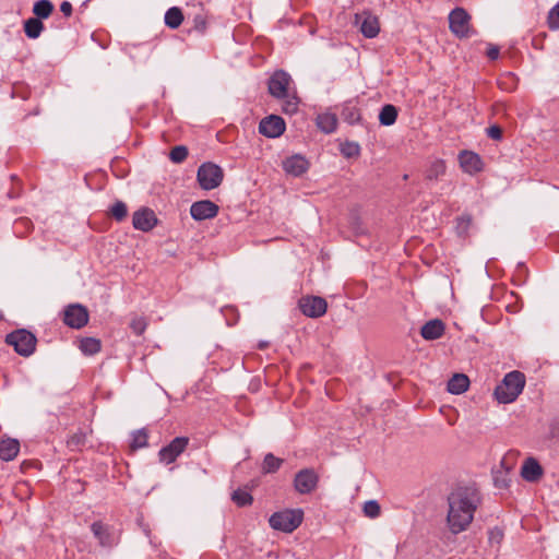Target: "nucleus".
Returning <instances> with one entry per match:
<instances>
[{
	"mask_svg": "<svg viewBox=\"0 0 559 559\" xmlns=\"http://www.w3.org/2000/svg\"><path fill=\"white\" fill-rule=\"evenodd\" d=\"M188 156V148L185 145L175 146L169 154V158L173 163H182Z\"/></svg>",
	"mask_w": 559,
	"mask_h": 559,
	"instance_id": "nucleus-38",
	"label": "nucleus"
},
{
	"mask_svg": "<svg viewBox=\"0 0 559 559\" xmlns=\"http://www.w3.org/2000/svg\"><path fill=\"white\" fill-rule=\"evenodd\" d=\"M91 530L102 546L112 547L117 543L116 536L108 525L102 522H94Z\"/></svg>",
	"mask_w": 559,
	"mask_h": 559,
	"instance_id": "nucleus-19",
	"label": "nucleus"
},
{
	"mask_svg": "<svg viewBox=\"0 0 559 559\" xmlns=\"http://www.w3.org/2000/svg\"><path fill=\"white\" fill-rule=\"evenodd\" d=\"M63 322L72 329L85 326L88 322L87 309L80 304L69 305L64 309Z\"/></svg>",
	"mask_w": 559,
	"mask_h": 559,
	"instance_id": "nucleus-10",
	"label": "nucleus"
},
{
	"mask_svg": "<svg viewBox=\"0 0 559 559\" xmlns=\"http://www.w3.org/2000/svg\"><path fill=\"white\" fill-rule=\"evenodd\" d=\"M445 331V325L440 319H432L426 322L420 329V335L426 341L440 338Z\"/></svg>",
	"mask_w": 559,
	"mask_h": 559,
	"instance_id": "nucleus-18",
	"label": "nucleus"
},
{
	"mask_svg": "<svg viewBox=\"0 0 559 559\" xmlns=\"http://www.w3.org/2000/svg\"><path fill=\"white\" fill-rule=\"evenodd\" d=\"M158 219L153 210L148 207H142L133 213L132 216V225L135 229L141 231H150L152 230Z\"/></svg>",
	"mask_w": 559,
	"mask_h": 559,
	"instance_id": "nucleus-13",
	"label": "nucleus"
},
{
	"mask_svg": "<svg viewBox=\"0 0 559 559\" xmlns=\"http://www.w3.org/2000/svg\"><path fill=\"white\" fill-rule=\"evenodd\" d=\"M53 11V4L49 0H38L33 5V13L36 19H47Z\"/></svg>",
	"mask_w": 559,
	"mask_h": 559,
	"instance_id": "nucleus-29",
	"label": "nucleus"
},
{
	"mask_svg": "<svg viewBox=\"0 0 559 559\" xmlns=\"http://www.w3.org/2000/svg\"><path fill=\"white\" fill-rule=\"evenodd\" d=\"M223 169L211 162L203 163L197 174V179L200 187L204 190H212L217 188L223 181Z\"/></svg>",
	"mask_w": 559,
	"mask_h": 559,
	"instance_id": "nucleus-5",
	"label": "nucleus"
},
{
	"mask_svg": "<svg viewBox=\"0 0 559 559\" xmlns=\"http://www.w3.org/2000/svg\"><path fill=\"white\" fill-rule=\"evenodd\" d=\"M80 349L85 355H94L100 350V341L94 337H85L80 342Z\"/></svg>",
	"mask_w": 559,
	"mask_h": 559,
	"instance_id": "nucleus-31",
	"label": "nucleus"
},
{
	"mask_svg": "<svg viewBox=\"0 0 559 559\" xmlns=\"http://www.w3.org/2000/svg\"><path fill=\"white\" fill-rule=\"evenodd\" d=\"M301 510H285L271 515L269 523L273 530L292 533L302 522Z\"/></svg>",
	"mask_w": 559,
	"mask_h": 559,
	"instance_id": "nucleus-4",
	"label": "nucleus"
},
{
	"mask_svg": "<svg viewBox=\"0 0 559 559\" xmlns=\"http://www.w3.org/2000/svg\"><path fill=\"white\" fill-rule=\"evenodd\" d=\"M231 500L238 507H247L253 502L251 493L245 489L238 488L231 493Z\"/></svg>",
	"mask_w": 559,
	"mask_h": 559,
	"instance_id": "nucleus-32",
	"label": "nucleus"
},
{
	"mask_svg": "<svg viewBox=\"0 0 559 559\" xmlns=\"http://www.w3.org/2000/svg\"><path fill=\"white\" fill-rule=\"evenodd\" d=\"M355 22L359 25V29L366 38H374L380 32L378 17L369 12L356 14Z\"/></svg>",
	"mask_w": 559,
	"mask_h": 559,
	"instance_id": "nucleus-14",
	"label": "nucleus"
},
{
	"mask_svg": "<svg viewBox=\"0 0 559 559\" xmlns=\"http://www.w3.org/2000/svg\"><path fill=\"white\" fill-rule=\"evenodd\" d=\"M500 49L498 46L489 44L486 55L490 60H497L499 58Z\"/></svg>",
	"mask_w": 559,
	"mask_h": 559,
	"instance_id": "nucleus-43",
	"label": "nucleus"
},
{
	"mask_svg": "<svg viewBox=\"0 0 559 559\" xmlns=\"http://www.w3.org/2000/svg\"><path fill=\"white\" fill-rule=\"evenodd\" d=\"M547 25L551 31L559 29V2L549 10Z\"/></svg>",
	"mask_w": 559,
	"mask_h": 559,
	"instance_id": "nucleus-37",
	"label": "nucleus"
},
{
	"mask_svg": "<svg viewBox=\"0 0 559 559\" xmlns=\"http://www.w3.org/2000/svg\"><path fill=\"white\" fill-rule=\"evenodd\" d=\"M83 442H84V436L83 435H73L68 440V445L69 447H79V445L83 444Z\"/></svg>",
	"mask_w": 559,
	"mask_h": 559,
	"instance_id": "nucleus-45",
	"label": "nucleus"
},
{
	"mask_svg": "<svg viewBox=\"0 0 559 559\" xmlns=\"http://www.w3.org/2000/svg\"><path fill=\"white\" fill-rule=\"evenodd\" d=\"M495 485L498 488L507 487V480L506 479H499L498 477L495 478Z\"/></svg>",
	"mask_w": 559,
	"mask_h": 559,
	"instance_id": "nucleus-48",
	"label": "nucleus"
},
{
	"mask_svg": "<svg viewBox=\"0 0 559 559\" xmlns=\"http://www.w3.org/2000/svg\"><path fill=\"white\" fill-rule=\"evenodd\" d=\"M20 452V442L14 438H5L0 441V460L10 462Z\"/></svg>",
	"mask_w": 559,
	"mask_h": 559,
	"instance_id": "nucleus-20",
	"label": "nucleus"
},
{
	"mask_svg": "<svg viewBox=\"0 0 559 559\" xmlns=\"http://www.w3.org/2000/svg\"><path fill=\"white\" fill-rule=\"evenodd\" d=\"M319 484V475L313 468L300 469L294 478V488L300 495L311 493Z\"/></svg>",
	"mask_w": 559,
	"mask_h": 559,
	"instance_id": "nucleus-7",
	"label": "nucleus"
},
{
	"mask_svg": "<svg viewBox=\"0 0 559 559\" xmlns=\"http://www.w3.org/2000/svg\"><path fill=\"white\" fill-rule=\"evenodd\" d=\"M286 129L285 121L282 117L270 115L263 118L259 123V132L270 139L281 136Z\"/></svg>",
	"mask_w": 559,
	"mask_h": 559,
	"instance_id": "nucleus-12",
	"label": "nucleus"
},
{
	"mask_svg": "<svg viewBox=\"0 0 559 559\" xmlns=\"http://www.w3.org/2000/svg\"><path fill=\"white\" fill-rule=\"evenodd\" d=\"M284 170L294 177H300L309 168V162L301 155H293L283 162Z\"/></svg>",
	"mask_w": 559,
	"mask_h": 559,
	"instance_id": "nucleus-17",
	"label": "nucleus"
},
{
	"mask_svg": "<svg viewBox=\"0 0 559 559\" xmlns=\"http://www.w3.org/2000/svg\"><path fill=\"white\" fill-rule=\"evenodd\" d=\"M486 134L495 141H500L502 139V129L497 124H492L486 129Z\"/></svg>",
	"mask_w": 559,
	"mask_h": 559,
	"instance_id": "nucleus-41",
	"label": "nucleus"
},
{
	"mask_svg": "<svg viewBox=\"0 0 559 559\" xmlns=\"http://www.w3.org/2000/svg\"><path fill=\"white\" fill-rule=\"evenodd\" d=\"M195 29L200 33H203L206 28V22L201 15H197L194 17Z\"/></svg>",
	"mask_w": 559,
	"mask_h": 559,
	"instance_id": "nucleus-46",
	"label": "nucleus"
},
{
	"mask_svg": "<svg viewBox=\"0 0 559 559\" xmlns=\"http://www.w3.org/2000/svg\"><path fill=\"white\" fill-rule=\"evenodd\" d=\"M471 15L463 8H455L449 14L450 31L459 38H468L473 35L469 25Z\"/></svg>",
	"mask_w": 559,
	"mask_h": 559,
	"instance_id": "nucleus-6",
	"label": "nucleus"
},
{
	"mask_svg": "<svg viewBox=\"0 0 559 559\" xmlns=\"http://www.w3.org/2000/svg\"><path fill=\"white\" fill-rule=\"evenodd\" d=\"M317 126L324 133H332L337 128V118L334 114H321L317 117Z\"/></svg>",
	"mask_w": 559,
	"mask_h": 559,
	"instance_id": "nucleus-23",
	"label": "nucleus"
},
{
	"mask_svg": "<svg viewBox=\"0 0 559 559\" xmlns=\"http://www.w3.org/2000/svg\"><path fill=\"white\" fill-rule=\"evenodd\" d=\"M549 435L551 438H559V415L550 420Z\"/></svg>",
	"mask_w": 559,
	"mask_h": 559,
	"instance_id": "nucleus-42",
	"label": "nucleus"
},
{
	"mask_svg": "<svg viewBox=\"0 0 559 559\" xmlns=\"http://www.w3.org/2000/svg\"><path fill=\"white\" fill-rule=\"evenodd\" d=\"M364 514L369 519H377L381 513V507L377 500H369L364 503Z\"/></svg>",
	"mask_w": 559,
	"mask_h": 559,
	"instance_id": "nucleus-36",
	"label": "nucleus"
},
{
	"mask_svg": "<svg viewBox=\"0 0 559 559\" xmlns=\"http://www.w3.org/2000/svg\"><path fill=\"white\" fill-rule=\"evenodd\" d=\"M5 342L13 346L19 355L28 357L35 352L37 338L29 331L22 329L9 333Z\"/></svg>",
	"mask_w": 559,
	"mask_h": 559,
	"instance_id": "nucleus-3",
	"label": "nucleus"
},
{
	"mask_svg": "<svg viewBox=\"0 0 559 559\" xmlns=\"http://www.w3.org/2000/svg\"><path fill=\"white\" fill-rule=\"evenodd\" d=\"M266 346V343H261L260 348H264Z\"/></svg>",
	"mask_w": 559,
	"mask_h": 559,
	"instance_id": "nucleus-49",
	"label": "nucleus"
},
{
	"mask_svg": "<svg viewBox=\"0 0 559 559\" xmlns=\"http://www.w3.org/2000/svg\"><path fill=\"white\" fill-rule=\"evenodd\" d=\"M131 328L135 334L141 335L145 330V323L142 320H134Z\"/></svg>",
	"mask_w": 559,
	"mask_h": 559,
	"instance_id": "nucleus-44",
	"label": "nucleus"
},
{
	"mask_svg": "<svg viewBox=\"0 0 559 559\" xmlns=\"http://www.w3.org/2000/svg\"><path fill=\"white\" fill-rule=\"evenodd\" d=\"M299 308L309 318H320L326 312L328 304L322 297L306 296L299 300Z\"/></svg>",
	"mask_w": 559,
	"mask_h": 559,
	"instance_id": "nucleus-11",
	"label": "nucleus"
},
{
	"mask_svg": "<svg viewBox=\"0 0 559 559\" xmlns=\"http://www.w3.org/2000/svg\"><path fill=\"white\" fill-rule=\"evenodd\" d=\"M341 117L345 122L349 124H356L361 121L359 108L353 105L352 103H347L343 106Z\"/></svg>",
	"mask_w": 559,
	"mask_h": 559,
	"instance_id": "nucleus-24",
	"label": "nucleus"
},
{
	"mask_svg": "<svg viewBox=\"0 0 559 559\" xmlns=\"http://www.w3.org/2000/svg\"><path fill=\"white\" fill-rule=\"evenodd\" d=\"M111 216L117 222H122L128 215V207L124 202L116 201L110 209Z\"/></svg>",
	"mask_w": 559,
	"mask_h": 559,
	"instance_id": "nucleus-35",
	"label": "nucleus"
},
{
	"mask_svg": "<svg viewBox=\"0 0 559 559\" xmlns=\"http://www.w3.org/2000/svg\"><path fill=\"white\" fill-rule=\"evenodd\" d=\"M147 432L145 429H139L132 432L130 447L132 450H138L147 445Z\"/></svg>",
	"mask_w": 559,
	"mask_h": 559,
	"instance_id": "nucleus-33",
	"label": "nucleus"
},
{
	"mask_svg": "<svg viewBox=\"0 0 559 559\" xmlns=\"http://www.w3.org/2000/svg\"><path fill=\"white\" fill-rule=\"evenodd\" d=\"M164 21L169 28H178L183 21V14L181 9H179L178 7L169 8L165 13Z\"/></svg>",
	"mask_w": 559,
	"mask_h": 559,
	"instance_id": "nucleus-25",
	"label": "nucleus"
},
{
	"mask_svg": "<svg viewBox=\"0 0 559 559\" xmlns=\"http://www.w3.org/2000/svg\"><path fill=\"white\" fill-rule=\"evenodd\" d=\"M397 108L394 105H384L379 114V121L382 126L389 127L395 123L397 119Z\"/></svg>",
	"mask_w": 559,
	"mask_h": 559,
	"instance_id": "nucleus-26",
	"label": "nucleus"
},
{
	"mask_svg": "<svg viewBox=\"0 0 559 559\" xmlns=\"http://www.w3.org/2000/svg\"><path fill=\"white\" fill-rule=\"evenodd\" d=\"M283 462L284 461L282 459L276 457L272 453H267L264 456V460H263V463H262V472L264 474H273V473L277 472L281 468Z\"/></svg>",
	"mask_w": 559,
	"mask_h": 559,
	"instance_id": "nucleus-30",
	"label": "nucleus"
},
{
	"mask_svg": "<svg viewBox=\"0 0 559 559\" xmlns=\"http://www.w3.org/2000/svg\"><path fill=\"white\" fill-rule=\"evenodd\" d=\"M460 166L464 173L475 175L483 170L484 164L480 156L471 151H463L459 155Z\"/></svg>",
	"mask_w": 559,
	"mask_h": 559,
	"instance_id": "nucleus-16",
	"label": "nucleus"
},
{
	"mask_svg": "<svg viewBox=\"0 0 559 559\" xmlns=\"http://www.w3.org/2000/svg\"><path fill=\"white\" fill-rule=\"evenodd\" d=\"M217 213L218 206L210 200L197 201L190 207V214L195 221L213 218Z\"/></svg>",
	"mask_w": 559,
	"mask_h": 559,
	"instance_id": "nucleus-15",
	"label": "nucleus"
},
{
	"mask_svg": "<svg viewBox=\"0 0 559 559\" xmlns=\"http://www.w3.org/2000/svg\"><path fill=\"white\" fill-rule=\"evenodd\" d=\"M290 75L284 70H277L269 80V93L278 99L288 97Z\"/></svg>",
	"mask_w": 559,
	"mask_h": 559,
	"instance_id": "nucleus-9",
	"label": "nucleus"
},
{
	"mask_svg": "<svg viewBox=\"0 0 559 559\" xmlns=\"http://www.w3.org/2000/svg\"><path fill=\"white\" fill-rule=\"evenodd\" d=\"M283 111L285 114H295L298 110V98L296 96H289L284 98Z\"/></svg>",
	"mask_w": 559,
	"mask_h": 559,
	"instance_id": "nucleus-40",
	"label": "nucleus"
},
{
	"mask_svg": "<svg viewBox=\"0 0 559 559\" xmlns=\"http://www.w3.org/2000/svg\"><path fill=\"white\" fill-rule=\"evenodd\" d=\"M468 385L469 379L466 374L455 373L448 381L447 389L451 394H462L468 389Z\"/></svg>",
	"mask_w": 559,
	"mask_h": 559,
	"instance_id": "nucleus-22",
	"label": "nucleus"
},
{
	"mask_svg": "<svg viewBox=\"0 0 559 559\" xmlns=\"http://www.w3.org/2000/svg\"><path fill=\"white\" fill-rule=\"evenodd\" d=\"M445 163L442 159H435L428 165L425 177L427 180L430 181L438 180L441 176L445 174Z\"/></svg>",
	"mask_w": 559,
	"mask_h": 559,
	"instance_id": "nucleus-27",
	"label": "nucleus"
},
{
	"mask_svg": "<svg viewBox=\"0 0 559 559\" xmlns=\"http://www.w3.org/2000/svg\"><path fill=\"white\" fill-rule=\"evenodd\" d=\"M44 29V24L39 19L31 17L24 23V32L28 38H38Z\"/></svg>",
	"mask_w": 559,
	"mask_h": 559,
	"instance_id": "nucleus-28",
	"label": "nucleus"
},
{
	"mask_svg": "<svg viewBox=\"0 0 559 559\" xmlns=\"http://www.w3.org/2000/svg\"><path fill=\"white\" fill-rule=\"evenodd\" d=\"M472 225L471 215L464 214L456 218L455 221V231L460 237H465L468 234L469 227Z\"/></svg>",
	"mask_w": 559,
	"mask_h": 559,
	"instance_id": "nucleus-34",
	"label": "nucleus"
},
{
	"mask_svg": "<svg viewBox=\"0 0 559 559\" xmlns=\"http://www.w3.org/2000/svg\"><path fill=\"white\" fill-rule=\"evenodd\" d=\"M521 475L525 480L533 483L540 478L543 468L535 459L528 457L522 465Z\"/></svg>",
	"mask_w": 559,
	"mask_h": 559,
	"instance_id": "nucleus-21",
	"label": "nucleus"
},
{
	"mask_svg": "<svg viewBox=\"0 0 559 559\" xmlns=\"http://www.w3.org/2000/svg\"><path fill=\"white\" fill-rule=\"evenodd\" d=\"M345 157H356L360 153V147L355 142H347L341 150Z\"/></svg>",
	"mask_w": 559,
	"mask_h": 559,
	"instance_id": "nucleus-39",
	"label": "nucleus"
},
{
	"mask_svg": "<svg viewBox=\"0 0 559 559\" xmlns=\"http://www.w3.org/2000/svg\"><path fill=\"white\" fill-rule=\"evenodd\" d=\"M481 497L474 486H459L448 496L447 526L457 535L466 531L474 520Z\"/></svg>",
	"mask_w": 559,
	"mask_h": 559,
	"instance_id": "nucleus-1",
	"label": "nucleus"
},
{
	"mask_svg": "<svg viewBox=\"0 0 559 559\" xmlns=\"http://www.w3.org/2000/svg\"><path fill=\"white\" fill-rule=\"evenodd\" d=\"M189 444V438L176 437L167 445L163 447L159 452V461L165 464L174 463L177 457L186 450Z\"/></svg>",
	"mask_w": 559,
	"mask_h": 559,
	"instance_id": "nucleus-8",
	"label": "nucleus"
},
{
	"mask_svg": "<svg viewBox=\"0 0 559 559\" xmlns=\"http://www.w3.org/2000/svg\"><path fill=\"white\" fill-rule=\"evenodd\" d=\"M525 385V376L521 371H511L504 376L495 389V397L499 403L508 404L516 400Z\"/></svg>",
	"mask_w": 559,
	"mask_h": 559,
	"instance_id": "nucleus-2",
	"label": "nucleus"
},
{
	"mask_svg": "<svg viewBox=\"0 0 559 559\" xmlns=\"http://www.w3.org/2000/svg\"><path fill=\"white\" fill-rule=\"evenodd\" d=\"M60 11L64 14V16L69 17L72 15V4L69 1H63L60 4Z\"/></svg>",
	"mask_w": 559,
	"mask_h": 559,
	"instance_id": "nucleus-47",
	"label": "nucleus"
}]
</instances>
